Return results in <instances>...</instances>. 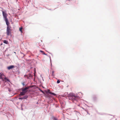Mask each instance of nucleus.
I'll use <instances>...</instances> for the list:
<instances>
[{"instance_id":"f257e3e1","label":"nucleus","mask_w":120,"mask_h":120,"mask_svg":"<svg viewBox=\"0 0 120 120\" xmlns=\"http://www.w3.org/2000/svg\"><path fill=\"white\" fill-rule=\"evenodd\" d=\"M79 97L76 96L73 93H70L68 95V99L72 101L77 100L79 99Z\"/></svg>"},{"instance_id":"f03ea898","label":"nucleus","mask_w":120,"mask_h":120,"mask_svg":"<svg viewBox=\"0 0 120 120\" xmlns=\"http://www.w3.org/2000/svg\"><path fill=\"white\" fill-rule=\"evenodd\" d=\"M11 26H8L7 27L6 33L8 35H9L11 34Z\"/></svg>"},{"instance_id":"7ed1b4c3","label":"nucleus","mask_w":120,"mask_h":120,"mask_svg":"<svg viewBox=\"0 0 120 120\" xmlns=\"http://www.w3.org/2000/svg\"><path fill=\"white\" fill-rule=\"evenodd\" d=\"M0 79H2L3 81H4L3 79L5 80V81H9V80L6 78L5 76L3 73H0Z\"/></svg>"},{"instance_id":"20e7f679","label":"nucleus","mask_w":120,"mask_h":120,"mask_svg":"<svg viewBox=\"0 0 120 120\" xmlns=\"http://www.w3.org/2000/svg\"><path fill=\"white\" fill-rule=\"evenodd\" d=\"M2 12L4 18L5 19H7V15L5 11H2Z\"/></svg>"},{"instance_id":"39448f33","label":"nucleus","mask_w":120,"mask_h":120,"mask_svg":"<svg viewBox=\"0 0 120 120\" xmlns=\"http://www.w3.org/2000/svg\"><path fill=\"white\" fill-rule=\"evenodd\" d=\"M29 88V87H26L24 88H23L22 89V91H26V92H27V90Z\"/></svg>"},{"instance_id":"423d86ee","label":"nucleus","mask_w":120,"mask_h":120,"mask_svg":"<svg viewBox=\"0 0 120 120\" xmlns=\"http://www.w3.org/2000/svg\"><path fill=\"white\" fill-rule=\"evenodd\" d=\"M14 67V65H11L10 66H8L7 67V69L9 70H10Z\"/></svg>"},{"instance_id":"0eeeda50","label":"nucleus","mask_w":120,"mask_h":120,"mask_svg":"<svg viewBox=\"0 0 120 120\" xmlns=\"http://www.w3.org/2000/svg\"><path fill=\"white\" fill-rule=\"evenodd\" d=\"M5 20L6 22V24L7 25V26H9V23L8 21V19H5Z\"/></svg>"},{"instance_id":"6e6552de","label":"nucleus","mask_w":120,"mask_h":120,"mask_svg":"<svg viewBox=\"0 0 120 120\" xmlns=\"http://www.w3.org/2000/svg\"><path fill=\"white\" fill-rule=\"evenodd\" d=\"M26 93V91H22V92H20L19 96L24 95Z\"/></svg>"},{"instance_id":"1a4fd4ad","label":"nucleus","mask_w":120,"mask_h":120,"mask_svg":"<svg viewBox=\"0 0 120 120\" xmlns=\"http://www.w3.org/2000/svg\"><path fill=\"white\" fill-rule=\"evenodd\" d=\"M3 42L5 44H8V41L5 40L3 41Z\"/></svg>"},{"instance_id":"9d476101","label":"nucleus","mask_w":120,"mask_h":120,"mask_svg":"<svg viewBox=\"0 0 120 120\" xmlns=\"http://www.w3.org/2000/svg\"><path fill=\"white\" fill-rule=\"evenodd\" d=\"M40 52L42 53L43 54L46 55V54L43 51L40 50Z\"/></svg>"},{"instance_id":"9b49d317","label":"nucleus","mask_w":120,"mask_h":120,"mask_svg":"<svg viewBox=\"0 0 120 120\" xmlns=\"http://www.w3.org/2000/svg\"><path fill=\"white\" fill-rule=\"evenodd\" d=\"M28 96L27 95L23 97V99H26L28 98Z\"/></svg>"},{"instance_id":"f8f14e48","label":"nucleus","mask_w":120,"mask_h":120,"mask_svg":"<svg viewBox=\"0 0 120 120\" xmlns=\"http://www.w3.org/2000/svg\"><path fill=\"white\" fill-rule=\"evenodd\" d=\"M49 94H52L53 95H56L55 94L52 93L51 92H49Z\"/></svg>"},{"instance_id":"ddd939ff","label":"nucleus","mask_w":120,"mask_h":120,"mask_svg":"<svg viewBox=\"0 0 120 120\" xmlns=\"http://www.w3.org/2000/svg\"><path fill=\"white\" fill-rule=\"evenodd\" d=\"M22 27H20L19 28V30L21 32H22Z\"/></svg>"},{"instance_id":"4468645a","label":"nucleus","mask_w":120,"mask_h":120,"mask_svg":"<svg viewBox=\"0 0 120 120\" xmlns=\"http://www.w3.org/2000/svg\"><path fill=\"white\" fill-rule=\"evenodd\" d=\"M60 82V81L59 80H58L57 81V83H59Z\"/></svg>"},{"instance_id":"2eb2a0df","label":"nucleus","mask_w":120,"mask_h":120,"mask_svg":"<svg viewBox=\"0 0 120 120\" xmlns=\"http://www.w3.org/2000/svg\"><path fill=\"white\" fill-rule=\"evenodd\" d=\"M19 99H21V100H22V99H23V97L22 98H19Z\"/></svg>"},{"instance_id":"dca6fc26","label":"nucleus","mask_w":120,"mask_h":120,"mask_svg":"<svg viewBox=\"0 0 120 120\" xmlns=\"http://www.w3.org/2000/svg\"><path fill=\"white\" fill-rule=\"evenodd\" d=\"M53 120H57V119L56 118H53Z\"/></svg>"},{"instance_id":"f3484780","label":"nucleus","mask_w":120,"mask_h":120,"mask_svg":"<svg viewBox=\"0 0 120 120\" xmlns=\"http://www.w3.org/2000/svg\"><path fill=\"white\" fill-rule=\"evenodd\" d=\"M22 84L24 86V82H23L22 83Z\"/></svg>"},{"instance_id":"a211bd4d","label":"nucleus","mask_w":120,"mask_h":120,"mask_svg":"<svg viewBox=\"0 0 120 120\" xmlns=\"http://www.w3.org/2000/svg\"><path fill=\"white\" fill-rule=\"evenodd\" d=\"M53 72H54L53 71V72H52L53 74Z\"/></svg>"},{"instance_id":"6ab92c4d","label":"nucleus","mask_w":120,"mask_h":120,"mask_svg":"<svg viewBox=\"0 0 120 120\" xmlns=\"http://www.w3.org/2000/svg\"><path fill=\"white\" fill-rule=\"evenodd\" d=\"M1 45H2V44H1Z\"/></svg>"}]
</instances>
